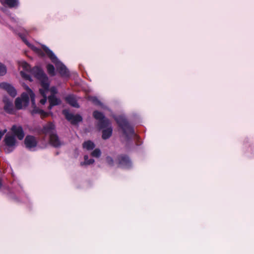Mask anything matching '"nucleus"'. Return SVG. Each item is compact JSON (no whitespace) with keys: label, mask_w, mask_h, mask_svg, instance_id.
Instances as JSON below:
<instances>
[{"label":"nucleus","mask_w":254,"mask_h":254,"mask_svg":"<svg viewBox=\"0 0 254 254\" xmlns=\"http://www.w3.org/2000/svg\"><path fill=\"white\" fill-rule=\"evenodd\" d=\"M47 71L49 74L53 76L55 74V70L54 66L52 64H48L47 65Z\"/></svg>","instance_id":"20"},{"label":"nucleus","mask_w":254,"mask_h":254,"mask_svg":"<svg viewBox=\"0 0 254 254\" xmlns=\"http://www.w3.org/2000/svg\"><path fill=\"white\" fill-rule=\"evenodd\" d=\"M107 161L110 165H112L113 164V159L111 157H107Z\"/></svg>","instance_id":"25"},{"label":"nucleus","mask_w":254,"mask_h":254,"mask_svg":"<svg viewBox=\"0 0 254 254\" xmlns=\"http://www.w3.org/2000/svg\"><path fill=\"white\" fill-rule=\"evenodd\" d=\"M32 74L38 79L41 83V88L39 91L43 98L40 100V103L44 105L47 101V97H49L50 106L49 109H51L53 106L57 105L61 103V101L55 96L57 90L55 87L49 88L48 78L43 71L39 67H35L32 70Z\"/></svg>","instance_id":"1"},{"label":"nucleus","mask_w":254,"mask_h":254,"mask_svg":"<svg viewBox=\"0 0 254 254\" xmlns=\"http://www.w3.org/2000/svg\"><path fill=\"white\" fill-rule=\"evenodd\" d=\"M11 130L13 134L17 136L19 140H22L23 138L24 134L21 127L13 126Z\"/></svg>","instance_id":"11"},{"label":"nucleus","mask_w":254,"mask_h":254,"mask_svg":"<svg viewBox=\"0 0 254 254\" xmlns=\"http://www.w3.org/2000/svg\"><path fill=\"white\" fill-rule=\"evenodd\" d=\"M37 143V142L36 138L32 136H27L25 139V146L29 149H32L35 147Z\"/></svg>","instance_id":"7"},{"label":"nucleus","mask_w":254,"mask_h":254,"mask_svg":"<svg viewBox=\"0 0 254 254\" xmlns=\"http://www.w3.org/2000/svg\"><path fill=\"white\" fill-rule=\"evenodd\" d=\"M24 42L26 44V45L30 47L35 52L37 53L38 55L43 56V53L41 49H40L39 48L36 47L31 44H30L29 42H28L26 40H24Z\"/></svg>","instance_id":"18"},{"label":"nucleus","mask_w":254,"mask_h":254,"mask_svg":"<svg viewBox=\"0 0 254 254\" xmlns=\"http://www.w3.org/2000/svg\"><path fill=\"white\" fill-rule=\"evenodd\" d=\"M93 157H99L101 155V151L98 149H95L91 153Z\"/></svg>","instance_id":"22"},{"label":"nucleus","mask_w":254,"mask_h":254,"mask_svg":"<svg viewBox=\"0 0 254 254\" xmlns=\"http://www.w3.org/2000/svg\"><path fill=\"white\" fill-rule=\"evenodd\" d=\"M3 4H6L9 7H14L17 4V0H0Z\"/></svg>","instance_id":"16"},{"label":"nucleus","mask_w":254,"mask_h":254,"mask_svg":"<svg viewBox=\"0 0 254 254\" xmlns=\"http://www.w3.org/2000/svg\"><path fill=\"white\" fill-rule=\"evenodd\" d=\"M88 156L87 155L84 156V161L81 163V165H90L94 162L93 159H90L88 160Z\"/></svg>","instance_id":"21"},{"label":"nucleus","mask_w":254,"mask_h":254,"mask_svg":"<svg viewBox=\"0 0 254 254\" xmlns=\"http://www.w3.org/2000/svg\"><path fill=\"white\" fill-rule=\"evenodd\" d=\"M4 102L5 104L4 107V110L8 113H12L13 110L12 102L7 100H4Z\"/></svg>","instance_id":"14"},{"label":"nucleus","mask_w":254,"mask_h":254,"mask_svg":"<svg viewBox=\"0 0 254 254\" xmlns=\"http://www.w3.org/2000/svg\"><path fill=\"white\" fill-rule=\"evenodd\" d=\"M119 165L120 167L127 168L130 165V162L126 157H121L119 159Z\"/></svg>","instance_id":"13"},{"label":"nucleus","mask_w":254,"mask_h":254,"mask_svg":"<svg viewBox=\"0 0 254 254\" xmlns=\"http://www.w3.org/2000/svg\"><path fill=\"white\" fill-rule=\"evenodd\" d=\"M6 69L5 67L0 63V75H3L6 73Z\"/></svg>","instance_id":"23"},{"label":"nucleus","mask_w":254,"mask_h":254,"mask_svg":"<svg viewBox=\"0 0 254 254\" xmlns=\"http://www.w3.org/2000/svg\"><path fill=\"white\" fill-rule=\"evenodd\" d=\"M41 48L49 57L52 62L55 64L57 70H59L61 75L63 76H68L69 75L68 70L66 67L58 60L54 53L45 46H42Z\"/></svg>","instance_id":"3"},{"label":"nucleus","mask_w":254,"mask_h":254,"mask_svg":"<svg viewBox=\"0 0 254 254\" xmlns=\"http://www.w3.org/2000/svg\"><path fill=\"white\" fill-rule=\"evenodd\" d=\"M94 117L97 120H98L101 124V128H103L109 124V121L104 119L103 115L99 112H94L93 113Z\"/></svg>","instance_id":"9"},{"label":"nucleus","mask_w":254,"mask_h":254,"mask_svg":"<svg viewBox=\"0 0 254 254\" xmlns=\"http://www.w3.org/2000/svg\"><path fill=\"white\" fill-rule=\"evenodd\" d=\"M90 100L92 101L93 102L95 103H99V101L97 100V99L95 97H90Z\"/></svg>","instance_id":"24"},{"label":"nucleus","mask_w":254,"mask_h":254,"mask_svg":"<svg viewBox=\"0 0 254 254\" xmlns=\"http://www.w3.org/2000/svg\"><path fill=\"white\" fill-rule=\"evenodd\" d=\"M112 129L111 127L104 129L103 131L102 138L104 139L108 138L112 134Z\"/></svg>","instance_id":"17"},{"label":"nucleus","mask_w":254,"mask_h":254,"mask_svg":"<svg viewBox=\"0 0 254 254\" xmlns=\"http://www.w3.org/2000/svg\"><path fill=\"white\" fill-rule=\"evenodd\" d=\"M0 87L5 90L7 93L12 97H15L17 94V92L13 87L6 83H1L0 84Z\"/></svg>","instance_id":"8"},{"label":"nucleus","mask_w":254,"mask_h":254,"mask_svg":"<svg viewBox=\"0 0 254 254\" xmlns=\"http://www.w3.org/2000/svg\"><path fill=\"white\" fill-rule=\"evenodd\" d=\"M55 126L52 123H48L44 127L43 132L45 134H48L50 137V141L51 144L55 147H58L61 144L56 134L54 133Z\"/></svg>","instance_id":"4"},{"label":"nucleus","mask_w":254,"mask_h":254,"mask_svg":"<svg viewBox=\"0 0 254 254\" xmlns=\"http://www.w3.org/2000/svg\"><path fill=\"white\" fill-rule=\"evenodd\" d=\"M7 130L4 129L3 130H0V140L1 139V137L3 135V134L6 132Z\"/></svg>","instance_id":"26"},{"label":"nucleus","mask_w":254,"mask_h":254,"mask_svg":"<svg viewBox=\"0 0 254 254\" xmlns=\"http://www.w3.org/2000/svg\"><path fill=\"white\" fill-rule=\"evenodd\" d=\"M118 124L121 126L125 133H126V129L128 130L129 132H132V128L128 126L126 121L122 117L116 119Z\"/></svg>","instance_id":"10"},{"label":"nucleus","mask_w":254,"mask_h":254,"mask_svg":"<svg viewBox=\"0 0 254 254\" xmlns=\"http://www.w3.org/2000/svg\"><path fill=\"white\" fill-rule=\"evenodd\" d=\"M26 92H23L20 97H18L15 101V107L17 109H22L25 108L29 104V97L31 98L32 103L31 109L30 112L32 114H39L41 117H45L48 115V114L43 110L39 109L36 106L35 102V94L29 87L26 85H23Z\"/></svg>","instance_id":"2"},{"label":"nucleus","mask_w":254,"mask_h":254,"mask_svg":"<svg viewBox=\"0 0 254 254\" xmlns=\"http://www.w3.org/2000/svg\"><path fill=\"white\" fill-rule=\"evenodd\" d=\"M63 114L64 115L65 118L70 121L72 124H77L80 122L82 120V118L79 115H73L66 110L63 111Z\"/></svg>","instance_id":"6"},{"label":"nucleus","mask_w":254,"mask_h":254,"mask_svg":"<svg viewBox=\"0 0 254 254\" xmlns=\"http://www.w3.org/2000/svg\"><path fill=\"white\" fill-rule=\"evenodd\" d=\"M66 101L70 105L74 107H78V104L76 102V100L75 97L72 95H69L66 97Z\"/></svg>","instance_id":"15"},{"label":"nucleus","mask_w":254,"mask_h":254,"mask_svg":"<svg viewBox=\"0 0 254 254\" xmlns=\"http://www.w3.org/2000/svg\"><path fill=\"white\" fill-rule=\"evenodd\" d=\"M95 145L94 143L90 141H85L83 144V147L88 150L92 149L94 147Z\"/></svg>","instance_id":"19"},{"label":"nucleus","mask_w":254,"mask_h":254,"mask_svg":"<svg viewBox=\"0 0 254 254\" xmlns=\"http://www.w3.org/2000/svg\"><path fill=\"white\" fill-rule=\"evenodd\" d=\"M18 65L19 70H20L21 76L25 79H29L31 80L29 76L27 74L25 73V71H28L30 70V65L27 63L23 61H19L18 62Z\"/></svg>","instance_id":"5"},{"label":"nucleus","mask_w":254,"mask_h":254,"mask_svg":"<svg viewBox=\"0 0 254 254\" xmlns=\"http://www.w3.org/2000/svg\"><path fill=\"white\" fill-rule=\"evenodd\" d=\"M5 144L9 147H12L15 145L16 140L13 136L7 134L4 138Z\"/></svg>","instance_id":"12"}]
</instances>
